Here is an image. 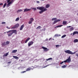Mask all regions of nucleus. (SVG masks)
Listing matches in <instances>:
<instances>
[{"label":"nucleus","instance_id":"nucleus-15","mask_svg":"<svg viewBox=\"0 0 78 78\" xmlns=\"http://www.w3.org/2000/svg\"><path fill=\"white\" fill-rule=\"evenodd\" d=\"M63 25H60L58 26H57L55 27V28H59V27H62Z\"/></svg>","mask_w":78,"mask_h":78},{"label":"nucleus","instance_id":"nucleus-38","mask_svg":"<svg viewBox=\"0 0 78 78\" xmlns=\"http://www.w3.org/2000/svg\"><path fill=\"white\" fill-rule=\"evenodd\" d=\"M7 3H9V2H10V1H11V0H7Z\"/></svg>","mask_w":78,"mask_h":78},{"label":"nucleus","instance_id":"nucleus-50","mask_svg":"<svg viewBox=\"0 0 78 78\" xmlns=\"http://www.w3.org/2000/svg\"><path fill=\"white\" fill-rule=\"evenodd\" d=\"M18 69H20V67L18 68Z\"/></svg>","mask_w":78,"mask_h":78},{"label":"nucleus","instance_id":"nucleus-24","mask_svg":"<svg viewBox=\"0 0 78 78\" xmlns=\"http://www.w3.org/2000/svg\"><path fill=\"white\" fill-rule=\"evenodd\" d=\"M23 10L22 9H19L17 11V12L18 13L19 12H20L22 11Z\"/></svg>","mask_w":78,"mask_h":78},{"label":"nucleus","instance_id":"nucleus-28","mask_svg":"<svg viewBox=\"0 0 78 78\" xmlns=\"http://www.w3.org/2000/svg\"><path fill=\"white\" fill-rule=\"evenodd\" d=\"M53 59V58H48V59H46V61H50V60H52Z\"/></svg>","mask_w":78,"mask_h":78},{"label":"nucleus","instance_id":"nucleus-17","mask_svg":"<svg viewBox=\"0 0 78 78\" xmlns=\"http://www.w3.org/2000/svg\"><path fill=\"white\" fill-rule=\"evenodd\" d=\"M2 47L5 46V45H6V43L5 42L3 43L2 44Z\"/></svg>","mask_w":78,"mask_h":78},{"label":"nucleus","instance_id":"nucleus-4","mask_svg":"<svg viewBox=\"0 0 78 78\" xmlns=\"http://www.w3.org/2000/svg\"><path fill=\"white\" fill-rule=\"evenodd\" d=\"M64 63H66L67 62L68 63H70L71 62V58H70V56H69L68 57V58L64 61Z\"/></svg>","mask_w":78,"mask_h":78},{"label":"nucleus","instance_id":"nucleus-1","mask_svg":"<svg viewBox=\"0 0 78 78\" xmlns=\"http://www.w3.org/2000/svg\"><path fill=\"white\" fill-rule=\"evenodd\" d=\"M37 9L41 10L39 12V14H42L44 12L47 11V9L46 8H45V7L44 6L37 7Z\"/></svg>","mask_w":78,"mask_h":78},{"label":"nucleus","instance_id":"nucleus-45","mask_svg":"<svg viewBox=\"0 0 78 78\" xmlns=\"http://www.w3.org/2000/svg\"><path fill=\"white\" fill-rule=\"evenodd\" d=\"M67 27L68 28H70V27H72V26H67Z\"/></svg>","mask_w":78,"mask_h":78},{"label":"nucleus","instance_id":"nucleus-54","mask_svg":"<svg viewBox=\"0 0 78 78\" xmlns=\"http://www.w3.org/2000/svg\"><path fill=\"white\" fill-rule=\"evenodd\" d=\"M41 0L42 1H44V0Z\"/></svg>","mask_w":78,"mask_h":78},{"label":"nucleus","instance_id":"nucleus-6","mask_svg":"<svg viewBox=\"0 0 78 78\" xmlns=\"http://www.w3.org/2000/svg\"><path fill=\"white\" fill-rule=\"evenodd\" d=\"M13 2H14V0H11V1L10 2L7 4V7H9V5H11V4Z\"/></svg>","mask_w":78,"mask_h":78},{"label":"nucleus","instance_id":"nucleus-11","mask_svg":"<svg viewBox=\"0 0 78 78\" xmlns=\"http://www.w3.org/2000/svg\"><path fill=\"white\" fill-rule=\"evenodd\" d=\"M24 27V25L23 24L20 27V30H22Z\"/></svg>","mask_w":78,"mask_h":78},{"label":"nucleus","instance_id":"nucleus-7","mask_svg":"<svg viewBox=\"0 0 78 78\" xmlns=\"http://www.w3.org/2000/svg\"><path fill=\"white\" fill-rule=\"evenodd\" d=\"M34 43V42H33V41H30L28 43V47H30V46H31V45H33V44Z\"/></svg>","mask_w":78,"mask_h":78},{"label":"nucleus","instance_id":"nucleus-35","mask_svg":"<svg viewBox=\"0 0 78 78\" xmlns=\"http://www.w3.org/2000/svg\"><path fill=\"white\" fill-rule=\"evenodd\" d=\"M6 6V3H5L3 5V8H4Z\"/></svg>","mask_w":78,"mask_h":78},{"label":"nucleus","instance_id":"nucleus-23","mask_svg":"<svg viewBox=\"0 0 78 78\" xmlns=\"http://www.w3.org/2000/svg\"><path fill=\"white\" fill-rule=\"evenodd\" d=\"M13 58H14V59H19V57H18L17 56H13Z\"/></svg>","mask_w":78,"mask_h":78},{"label":"nucleus","instance_id":"nucleus-40","mask_svg":"<svg viewBox=\"0 0 78 78\" xmlns=\"http://www.w3.org/2000/svg\"><path fill=\"white\" fill-rule=\"evenodd\" d=\"M50 65H51V64H50L49 65H48L47 66H44V67H43V68H45V67H47V66H50Z\"/></svg>","mask_w":78,"mask_h":78},{"label":"nucleus","instance_id":"nucleus-49","mask_svg":"<svg viewBox=\"0 0 78 78\" xmlns=\"http://www.w3.org/2000/svg\"><path fill=\"white\" fill-rule=\"evenodd\" d=\"M51 38H50L49 39V41H50V40H51Z\"/></svg>","mask_w":78,"mask_h":78},{"label":"nucleus","instance_id":"nucleus-5","mask_svg":"<svg viewBox=\"0 0 78 78\" xmlns=\"http://www.w3.org/2000/svg\"><path fill=\"white\" fill-rule=\"evenodd\" d=\"M19 24L17 23L13 27H12L11 29H15V28H18V27H19Z\"/></svg>","mask_w":78,"mask_h":78},{"label":"nucleus","instance_id":"nucleus-55","mask_svg":"<svg viewBox=\"0 0 78 78\" xmlns=\"http://www.w3.org/2000/svg\"><path fill=\"white\" fill-rule=\"evenodd\" d=\"M69 1H72V0H69Z\"/></svg>","mask_w":78,"mask_h":78},{"label":"nucleus","instance_id":"nucleus-32","mask_svg":"<svg viewBox=\"0 0 78 78\" xmlns=\"http://www.w3.org/2000/svg\"><path fill=\"white\" fill-rule=\"evenodd\" d=\"M66 65H63L62 66V68H66Z\"/></svg>","mask_w":78,"mask_h":78},{"label":"nucleus","instance_id":"nucleus-47","mask_svg":"<svg viewBox=\"0 0 78 78\" xmlns=\"http://www.w3.org/2000/svg\"><path fill=\"white\" fill-rule=\"evenodd\" d=\"M11 62H8V64H10V63H11Z\"/></svg>","mask_w":78,"mask_h":78},{"label":"nucleus","instance_id":"nucleus-41","mask_svg":"<svg viewBox=\"0 0 78 78\" xmlns=\"http://www.w3.org/2000/svg\"><path fill=\"white\" fill-rule=\"evenodd\" d=\"M36 3H40V2H39V1H37Z\"/></svg>","mask_w":78,"mask_h":78},{"label":"nucleus","instance_id":"nucleus-9","mask_svg":"<svg viewBox=\"0 0 78 78\" xmlns=\"http://www.w3.org/2000/svg\"><path fill=\"white\" fill-rule=\"evenodd\" d=\"M59 21H61V20H55V21L52 24L53 25H54V24H55L56 23H57L58 22H59Z\"/></svg>","mask_w":78,"mask_h":78},{"label":"nucleus","instance_id":"nucleus-34","mask_svg":"<svg viewBox=\"0 0 78 78\" xmlns=\"http://www.w3.org/2000/svg\"><path fill=\"white\" fill-rule=\"evenodd\" d=\"M9 41H7L6 42V45H9Z\"/></svg>","mask_w":78,"mask_h":78},{"label":"nucleus","instance_id":"nucleus-13","mask_svg":"<svg viewBox=\"0 0 78 78\" xmlns=\"http://www.w3.org/2000/svg\"><path fill=\"white\" fill-rule=\"evenodd\" d=\"M78 34V31H74L73 33V36H74L75 34Z\"/></svg>","mask_w":78,"mask_h":78},{"label":"nucleus","instance_id":"nucleus-26","mask_svg":"<svg viewBox=\"0 0 78 78\" xmlns=\"http://www.w3.org/2000/svg\"><path fill=\"white\" fill-rule=\"evenodd\" d=\"M31 70V68H29L26 69V72L30 71Z\"/></svg>","mask_w":78,"mask_h":78},{"label":"nucleus","instance_id":"nucleus-25","mask_svg":"<svg viewBox=\"0 0 78 78\" xmlns=\"http://www.w3.org/2000/svg\"><path fill=\"white\" fill-rule=\"evenodd\" d=\"M33 20H34V19L33 18H31L30 20V21L33 22Z\"/></svg>","mask_w":78,"mask_h":78},{"label":"nucleus","instance_id":"nucleus-56","mask_svg":"<svg viewBox=\"0 0 78 78\" xmlns=\"http://www.w3.org/2000/svg\"><path fill=\"white\" fill-rule=\"evenodd\" d=\"M4 34H6V32H4Z\"/></svg>","mask_w":78,"mask_h":78},{"label":"nucleus","instance_id":"nucleus-22","mask_svg":"<svg viewBox=\"0 0 78 78\" xmlns=\"http://www.w3.org/2000/svg\"><path fill=\"white\" fill-rule=\"evenodd\" d=\"M17 51V50H13L12 51V53H16Z\"/></svg>","mask_w":78,"mask_h":78},{"label":"nucleus","instance_id":"nucleus-8","mask_svg":"<svg viewBox=\"0 0 78 78\" xmlns=\"http://www.w3.org/2000/svg\"><path fill=\"white\" fill-rule=\"evenodd\" d=\"M42 48L43 49H44V51H48V50H49L48 49H47V48H45L44 46L42 47Z\"/></svg>","mask_w":78,"mask_h":78},{"label":"nucleus","instance_id":"nucleus-53","mask_svg":"<svg viewBox=\"0 0 78 78\" xmlns=\"http://www.w3.org/2000/svg\"><path fill=\"white\" fill-rule=\"evenodd\" d=\"M73 34L71 33L70 34V35H72Z\"/></svg>","mask_w":78,"mask_h":78},{"label":"nucleus","instance_id":"nucleus-20","mask_svg":"<svg viewBox=\"0 0 78 78\" xmlns=\"http://www.w3.org/2000/svg\"><path fill=\"white\" fill-rule=\"evenodd\" d=\"M50 5L49 4H47L46 5V8H48L50 7Z\"/></svg>","mask_w":78,"mask_h":78},{"label":"nucleus","instance_id":"nucleus-30","mask_svg":"<svg viewBox=\"0 0 78 78\" xmlns=\"http://www.w3.org/2000/svg\"><path fill=\"white\" fill-rule=\"evenodd\" d=\"M19 17H18L17 18H16V19L15 21L16 22H17V21H19Z\"/></svg>","mask_w":78,"mask_h":78},{"label":"nucleus","instance_id":"nucleus-10","mask_svg":"<svg viewBox=\"0 0 78 78\" xmlns=\"http://www.w3.org/2000/svg\"><path fill=\"white\" fill-rule=\"evenodd\" d=\"M31 11L30 9H25L23 11V12H27V11Z\"/></svg>","mask_w":78,"mask_h":78},{"label":"nucleus","instance_id":"nucleus-12","mask_svg":"<svg viewBox=\"0 0 78 78\" xmlns=\"http://www.w3.org/2000/svg\"><path fill=\"white\" fill-rule=\"evenodd\" d=\"M9 52H7L6 54H4L3 55V57H5V56H7L8 55H9Z\"/></svg>","mask_w":78,"mask_h":78},{"label":"nucleus","instance_id":"nucleus-3","mask_svg":"<svg viewBox=\"0 0 78 78\" xmlns=\"http://www.w3.org/2000/svg\"><path fill=\"white\" fill-rule=\"evenodd\" d=\"M65 52L66 53H68V54H70V55H74V54L76 53V52H72L70 51V50L65 51Z\"/></svg>","mask_w":78,"mask_h":78},{"label":"nucleus","instance_id":"nucleus-57","mask_svg":"<svg viewBox=\"0 0 78 78\" xmlns=\"http://www.w3.org/2000/svg\"><path fill=\"white\" fill-rule=\"evenodd\" d=\"M20 18H21V16H20Z\"/></svg>","mask_w":78,"mask_h":78},{"label":"nucleus","instance_id":"nucleus-31","mask_svg":"<svg viewBox=\"0 0 78 78\" xmlns=\"http://www.w3.org/2000/svg\"><path fill=\"white\" fill-rule=\"evenodd\" d=\"M57 20V18H54L52 19V21H53V20Z\"/></svg>","mask_w":78,"mask_h":78},{"label":"nucleus","instance_id":"nucleus-16","mask_svg":"<svg viewBox=\"0 0 78 78\" xmlns=\"http://www.w3.org/2000/svg\"><path fill=\"white\" fill-rule=\"evenodd\" d=\"M78 42V39H74V43H76V42Z\"/></svg>","mask_w":78,"mask_h":78},{"label":"nucleus","instance_id":"nucleus-58","mask_svg":"<svg viewBox=\"0 0 78 78\" xmlns=\"http://www.w3.org/2000/svg\"><path fill=\"white\" fill-rule=\"evenodd\" d=\"M53 39V40H54V39Z\"/></svg>","mask_w":78,"mask_h":78},{"label":"nucleus","instance_id":"nucleus-43","mask_svg":"<svg viewBox=\"0 0 78 78\" xmlns=\"http://www.w3.org/2000/svg\"><path fill=\"white\" fill-rule=\"evenodd\" d=\"M26 72V71H23L21 72V73H25Z\"/></svg>","mask_w":78,"mask_h":78},{"label":"nucleus","instance_id":"nucleus-19","mask_svg":"<svg viewBox=\"0 0 78 78\" xmlns=\"http://www.w3.org/2000/svg\"><path fill=\"white\" fill-rule=\"evenodd\" d=\"M30 38H28L25 41V43H27V42H28V41H29V40H30Z\"/></svg>","mask_w":78,"mask_h":78},{"label":"nucleus","instance_id":"nucleus-27","mask_svg":"<svg viewBox=\"0 0 78 78\" xmlns=\"http://www.w3.org/2000/svg\"><path fill=\"white\" fill-rule=\"evenodd\" d=\"M31 9H33L34 11H36V10H37V9L36 8H31Z\"/></svg>","mask_w":78,"mask_h":78},{"label":"nucleus","instance_id":"nucleus-48","mask_svg":"<svg viewBox=\"0 0 78 78\" xmlns=\"http://www.w3.org/2000/svg\"><path fill=\"white\" fill-rule=\"evenodd\" d=\"M7 28H8V29H10V28H9L8 27H6Z\"/></svg>","mask_w":78,"mask_h":78},{"label":"nucleus","instance_id":"nucleus-14","mask_svg":"<svg viewBox=\"0 0 78 78\" xmlns=\"http://www.w3.org/2000/svg\"><path fill=\"white\" fill-rule=\"evenodd\" d=\"M74 30V28H73V27H72L70 28L69 29V31H73V30Z\"/></svg>","mask_w":78,"mask_h":78},{"label":"nucleus","instance_id":"nucleus-36","mask_svg":"<svg viewBox=\"0 0 78 78\" xmlns=\"http://www.w3.org/2000/svg\"><path fill=\"white\" fill-rule=\"evenodd\" d=\"M29 24H31L32 23V22L30 21L28 23Z\"/></svg>","mask_w":78,"mask_h":78},{"label":"nucleus","instance_id":"nucleus-39","mask_svg":"<svg viewBox=\"0 0 78 78\" xmlns=\"http://www.w3.org/2000/svg\"><path fill=\"white\" fill-rule=\"evenodd\" d=\"M64 62L62 61V62H60V64H63V63H64Z\"/></svg>","mask_w":78,"mask_h":78},{"label":"nucleus","instance_id":"nucleus-52","mask_svg":"<svg viewBox=\"0 0 78 78\" xmlns=\"http://www.w3.org/2000/svg\"><path fill=\"white\" fill-rule=\"evenodd\" d=\"M46 41H48V38H47L46 40Z\"/></svg>","mask_w":78,"mask_h":78},{"label":"nucleus","instance_id":"nucleus-29","mask_svg":"<svg viewBox=\"0 0 78 78\" xmlns=\"http://www.w3.org/2000/svg\"><path fill=\"white\" fill-rule=\"evenodd\" d=\"M42 28V27H41V26H39L36 29H41Z\"/></svg>","mask_w":78,"mask_h":78},{"label":"nucleus","instance_id":"nucleus-2","mask_svg":"<svg viewBox=\"0 0 78 78\" xmlns=\"http://www.w3.org/2000/svg\"><path fill=\"white\" fill-rule=\"evenodd\" d=\"M6 33L8 34V36L9 37L11 36L13 33H14L15 34H17V30H12L6 32Z\"/></svg>","mask_w":78,"mask_h":78},{"label":"nucleus","instance_id":"nucleus-18","mask_svg":"<svg viewBox=\"0 0 78 78\" xmlns=\"http://www.w3.org/2000/svg\"><path fill=\"white\" fill-rule=\"evenodd\" d=\"M54 36L55 37H58V36H61V34H55Z\"/></svg>","mask_w":78,"mask_h":78},{"label":"nucleus","instance_id":"nucleus-51","mask_svg":"<svg viewBox=\"0 0 78 78\" xmlns=\"http://www.w3.org/2000/svg\"><path fill=\"white\" fill-rule=\"evenodd\" d=\"M43 30H44V31H45V28H44V29H43Z\"/></svg>","mask_w":78,"mask_h":78},{"label":"nucleus","instance_id":"nucleus-21","mask_svg":"<svg viewBox=\"0 0 78 78\" xmlns=\"http://www.w3.org/2000/svg\"><path fill=\"white\" fill-rule=\"evenodd\" d=\"M62 24H63V25H66V24H67V21H63Z\"/></svg>","mask_w":78,"mask_h":78},{"label":"nucleus","instance_id":"nucleus-46","mask_svg":"<svg viewBox=\"0 0 78 78\" xmlns=\"http://www.w3.org/2000/svg\"><path fill=\"white\" fill-rule=\"evenodd\" d=\"M76 56H77V57H78V54H77V53H76Z\"/></svg>","mask_w":78,"mask_h":78},{"label":"nucleus","instance_id":"nucleus-44","mask_svg":"<svg viewBox=\"0 0 78 78\" xmlns=\"http://www.w3.org/2000/svg\"><path fill=\"white\" fill-rule=\"evenodd\" d=\"M3 5V3H0V6H1V5Z\"/></svg>","mask_w":78,"mask_h":78},{"label":"nucleus","instance_id":"nucleus-33","mask_svg":"<svg viewBox=\"0 0 78 78\" xmlns=\"http://www.w3.org/2000/svg\"><path fill=\"white\" fill-rule=\"evenodd\" d=\"M66 35H64L61 38H64V37H66Z\"/></svg>","mask_w":78,"mask_h":78},{"label":"nucleus","instance_id":"nucleus-59","mask_svg":"<svg viewBox=\"0 0 78 78\" xmlns=\"http://www.w3.org/2000/svg\"><path fill=\"white\" fill-rule=\"evenodd\" d=\"M23 61V60H21V61Z\"/></svg>","mask_w":78,"mask_h":78},{"label":"nucleus","instance_id":"nucleus-42","mask_svg":"<svg viewBox=\"0 0 78 78\" xmlns=\"http://www.w3.org/2000/svg\"><path fill=\"white\" fill-rule=\"evenodd\" d=\"M2 24H5L6 23V22H2Z\"/></svg>","mask_w":78,"mask_h":78},{"label":"nucleus","instance_id":"nucleus-37","mask_svg":"<svg viewBox=\"0 0 78 78\" xmlns=\"http://www.w3.org/2000/svg\"><path fill=\"white\" fill-rule=\"evenodd\" d=\"M59 46H60V45L58 44V45H56L55 46V47H57V48H58V47H59Z\"/></svg>","mask_w":78,"mask_h":78}]
</instances>
